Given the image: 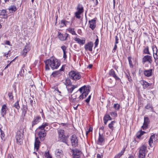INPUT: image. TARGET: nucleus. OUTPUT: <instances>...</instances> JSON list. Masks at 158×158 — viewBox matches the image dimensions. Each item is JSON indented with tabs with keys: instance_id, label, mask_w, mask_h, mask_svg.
I'll return each instance as SVG.
<instances>
[{
	"instance_id": "nucleus-1",
	"label": "nucleus",
	"mask_w": 158,
	"mask_h": 158,
	"mask_svg": "<svg viewBox=\"0 0 158 158\" xmlns=\"http://www.w3.org/2000/svg\"><path fill=\"white\" fill-rule=\"evenodd\" d=\"M48 125V123H43L42 125L39 127L36 130L37 131L40 130H41L39 131L38 134L39 138L38 137H35L34 143V150H36V151H38L40 146V139L42 140L46 136L45 130H44V129Z\"/></svg>"
},
{
	"instance_id": "nucleus-2",
	"label": "nucleus",
	"mask_w": 158,
	"mask_h": 158,
	"mask_svg": "<svg viewBox=\"0 0 158 158\" xmlns=\"http://www.w3.org/2000/svg\"><path fill=\"white\" fill-rule=\"evenodd\" d=\"M46 70H50L49 66L52 70L57 69L60 65V61L55 58H51L50 59L47 60L45 61Z\"/></svg>"
},
{
	"instance_id": "nucleus-3",
	"label": "nucleus",
	"mask_w": 158,
	"mask_h": 158,
	"mask_svg": "<svg viewBox=\"0 0 158 158\" xmlns=\"http://www.w3.org/2000/svg\"><path fill=\"white\" fill-rule=\"evenodd\" d=\"M59 140L66 144L67 143V139L64 135V130L61 129H58L57 130Z\"/></svg>"
},
{
	"instance_id": "nucleus-4",
	"label": "nucleus",
	"mask_w": 158,
	"mask_h": 158,
	"mask_svg": "<svg viewBox=\"0 0 158 158\" xmlns=\"http://www.w3.org/2000/svg\"><path fill=\"white\" fill-rule=\"evenodd\" d=\"M69 76L71 79L73 80H77L81 78L80 73L77 72L72 71L69 73Z\"/></svg>"
},
{
	"instance_id": "nucleus-5",
	"label": "nucleus",
	"mask_w": 158,
	"mask_h": 158,
	"mask_svg": "<svg viewBox=\"0 0 158 158\" xmlns=\"http://www.w3.org/2000/svg\"><path fill=\"white\" fill-rule=\"evenodd\" d=\"M147 147L143 145L139 148V158H144L146 153L147 152Z\"/></svg>"
},
{
	"instance_id": "nucleus-6",
	"label": "nucleus",
	"mask_w": 158,
	"mask_h": 158,
	"mask_svg": "<svg viewBox=\"0 0 158 158\" xmlns=\"http://www.w3.org/2000/svg\"><path fill=\"white\" fill-rule=\"evenodd\" d=\"M23 136V130H21L17 132L15 138L17 143L20 144L22 143Z\"/></svg>"
},
{
	"instance_id": "nucleus-7",
	"label": "nucleus",
	"mask_w": 158,
	"mask_h": 158,
	"mask_svg": "<svg viewBox=\"0 0 158 158\" xmlns=\"http://www.w3.org/2000/svg\"><path fill=\"white\" fill-rule=\"evenodd\" d=\"M71 152L73 158H80L82 153L80 150L76 148L71 149Z\"/></svg>"
},
{
	"instance_id": "nucleus-8",
	"label": "nucleus",
	"mask_w": 158,
	"mask_h": 158,
	"mask_svg": "<svg viewBox=\"0 0 158 158\" xmlns=\"http://www.w3.org/2000/svg\"><path fill=\"white\" fill-rule=\"evenodd\" d=\"M70 140L72 146L76 147L78 145V140L77 136L75 135H73L70 137Z\"/></svg>"
},
{
	"instance_id": "nucleus-9",
	"label": "nucleus",
	"mask_w": 158,
	"mask_h": 158,
	"mask_svg": "<svg viewBox=\"0 0 158 158\" xmlns=\"http://www.w3.org/2000/svg\"><path fill=\"white\" fill-rule=\"evenodd\" d=\"M79 90L80 92L81 93H82V92H83L82 94L85 98L88 95L89 93V89L85 85H84L80 88Z\"/></svg>"
},
{
	"instance_id": "nucleus-10",
	"label": "nucleus",
	"mask_w": 158,
	"mask_h": 158,
	"mask_svg": "<svg viewBox=\"0 0 158 158\" xmlns=\"http://www.w3.org/2000/svg\"><path fill=\"white\" fill-rule=\"evenodd\" d=\"M152 56L148 55H146L142 59V63L144 64L146 62H148L149 64H151L152 62Z\"/></svg>"
},
{
	"instance_id": "nucleus-11",
	"label": "nucleus",
	"mask_w": 158,
	"mask_h": 158,
	"mask_svg": "<svg viewBox=\"0 0 158 158\" xmlns=\"http://www.w3.org/2000/svg\"><path fill=\"white\" fill-rule=\"evenodd\" d=\"M150 123V120L148 117H144V122L142 128L144 130H145L148 128V125Z\"/></svg>"
},
{
	"instance_id": "nucleus-12",
	"label": "nucleus",
	"mask_w": 158,
	"mask_h": 158,
	"mask_svg": "<svg viewBox=\"0 0 158 158\" xmlns=\"http://www.w3.org/2000/svg\"><path fill=\"white\" fill-rule=\"evenodd\" d=\"M41 118L40 116H38L34 117L33 120L31 122V129L32 130L33 127L40 122Z\"/></svg>"
},
{
	"instance_id": "nucleus-13",
	"label": "nucleus",
	"mask_w": 158,
	"mask_h": 158,
	"mask_svg": "<svg viewBox=\"0 0 158 158\" xmlns=\"http://www.w3.org/2000/svg\"><path fill=\"white\" fill-rule=\"evenodd\" d=\"M93 45V43L92 42H89L85 45V49L86 51H89L92 52Z\"/></svg>"
},
{
	"instance_id": "nucleus-14",
	"label": "nucleus",
	"mask_w": 158,
	"mask_h": 158,
	"mask_svg": "<svg viewBox=\"0 0 158 158\" xmlns=\"http://www.w3.org/2000/svg\"><path fill=\"white\" fill-rule=\"evenodd\" d=\"M69 34L67 33L63 34H61L60 33H58V38L61 41L66 40L67 39V38L69 37Z\"/></svg>"
},
{
	"instance_id": "nucleus-15",
	"label": "nucleus",
	"mask_w": 158,
	"mask_h": 158,
	"mask_svg": "<svg viewBox=\"0 0 158 158\" xmlns=\"http://www.w3.org/2000/svg\"><path fill=\"white\" fill-rule=\"evenodd\" d=\"M97 18H94L89 21V27L92 30H94L96 27V21Z\"/></svg>"
},
{
	"instance_id": "nucleus-16",
	"label": "nucleus",
	"mask_w": 158,
	"mask_h": 158,
	"mask_svg": "<svg viewBox=\"0 0 158 158\" xmlns=\"http://www.w3.org/2000/svg\"><path fill=\"white\" fill-rule=\"evenodd\" d=\"M109 74L110 76L113 77L116 81H121L120 78L117 77L113 69H111L109 71Z\"/></svg>"
},
{
	"instance_id": "nucleus-17",
	"label": "nucleus",
	"mask_w": 158,
	"mask_h": 158,
	"mask_svg": "<svg viewBox=\"0 0 158 158\" xmlns=\"http://www.w3.org/2000/svg\"><path fill=\"white\" fill-rule=\"evenodd\" d=\"M153 72V69H152L146 70L144 71V74L146 76L150 77L152 76Z\"/></svg>"
},
{
	"instance_id": "nucleus-18",
	"label": "nucleus",
	"mask_w": 158,
	"mask_h": 158,
	"mask_svg": "<svg viewBox=\"0 0 158 158\" xmlns=\"http://www.w3.org/2000/svg\"><path fill=\"white\" fill-rule=\"evenodd\" d=\"M74 40L80 45H83L85 43V38L83 40H81L76 36L74 38Z\"/></svg>"
},
{
	"instance_id": "nucleus-19",
	"label": "nucleus",
	"mask_w": 158,
	"mask_h": 158,
	"mask_svg": "<svg viewBox=\"0 0 158 158\" xmlns=\"http://www.w3.org/2000/svg\"><path fill=\"white\" fill-rule=\"evenodd\" d=\"M21 110L22 111V115L24 117L25 116L27 110H28L27 106V105L23 104L21 108Z\"/></svg>"
},
{
	"instance_id": "nucleus-20",
	"label": "nucleus",
	"mask_w": 158,
	"mask_h": 158,
	"mask_svg": "<svg viewBox=\"0 0 158 158\" xmlns=\"http://www.w3.org/2000/svg\"><path fill=\"white\" fill-rule=\"evenodd\" d=\"M62 75L60 71L57 70L52 72L51 75V76L54 77H58Z\"/></svg>"
},
{
	"instance_id": "nucleus-21",
	"label": "nucleus",
	"mask_w": 158,
	"mask_h": 158,
	"mask_svg": "<svg viewBox=\"0 0 158 158\" xmlns=\"http://www.w3.org/2000/svg\"><path fill=\"white\" fill-rule=\"evenodd\" d=\"M7 108L6 105L5 104L3 105L2 107L1 111V114L2 117H4L6 114V112L7 111Z\"/></svg>"
},
{
	"instance_id": "nucleus-22",
	"label": "nucleus",
	"mask_w": 158,
	"mask_h": 158,
	"mask_svg": "<svg viewBox=\"0 0 158 158\" xmlns=\"http://www.w3.org/2000/svg\"><path fill=\"white\" fill-rule=\"evenodd\" d=\"M7 11L6 10L3 9L1 11L0 15L2 16L4 19H7L8 17L7 14Z\"/></svg>"
},
{
	"instance_id": "nucleus-23",
	"label": "nucleus",
	"mask_w": 158,
	"mask_h": 158,
	"mask_svg": "<svg viewBox=\"0 0 158 158\" xmlns=\"http://www.w3.org/2000/svg\"><path fill=\"white\" fill-rule=\"evenodd\" d=\"M30 48L28 46H26L23 49L22 55L23 57L25 56L26 55L27 53L30 50Z\"/></svg>"
},
{
	"instance_id": "nucleus-24",
	"label": "nucleus",
	"mask_w": 158,
	"mask_h": 158,
	"mask_svg": "<svg viewBox=\"0 0 158 158\" xmlns=\"http://www.w3.org/2000/svg\"><path fill=\"white\" fill-rule=\"evenodd\" d=\"M155 138V135H153L150 137L148 141L149 144L151 147H152L153 145V141Z\"/></svg>"
},
{
	"instance_id": "nucleus-25",
	"label": "nucleus",
	"mask_w": 158,
	"mask_h": 158,
	"mask_svg": "<svg viewBox=\"0 0 158 158\" xmlns=\"http://www.w3.org/2000/svg\"><path fill=\"white\" fill-rule=\"evenodd\" d=\"M141 84L144 89H145L151 85V84L149 83L144 80H143L142 81Z\"/></svg>"
},
{
	"instance_id": "nucleus-26",
	"label": "nucleus",
	"mask_w": 158,
	"mask_h": 158,
	"mask_svg": "<svg viewBox=\"0 0 158 158\" xmlns=\"http://www.w3.org/2000/svg\"><path fill=\"white\" fill-rule=\"evenodd\" d=\"M8 9L10 13H13L16 10V6L14 5L11 6L9 7Z\"/></svg>"
},
{
	"instance_id": "nucleus-27",
	"label": "nucleus",
	"mask_w": 158,
	"mask_h": 158,
	"mask_svg": "<svg viewBox=\"0 0 158 158\" xmlns=\"http://www.w3.org/2000/svg\"><path fill=\"white\" fill-rule=\"evenodd\" d=\"M104 140V136L102 135H101L100 133L99 134V137L98 140V142L99 144L102 143Z\"/></svg>"
},
{
	"instance_id": "nucleus-28",
	"label": "nucleus",
	"mask_w": 158,
	"mask_h": 158,
	"mask_svg": "<svg viewBox=\"0 0 158 158\" xmlns=\"http://www.w3.org/2000/svg\"><path fill=\"white\" fill-rule=\"evenodd\" d=\"M77 87V85H73L72 86H71V88H69L68 86L66 87V88L67 89L68 93H71L73 92V90L75 88H76Z\"/></svg>"
},
{
	"instance_id": "nucleus-29",
	"label": "nucleus",
	"mask_w": 158,
	"mask_h": 158,
	"mask_svg": "<svg viewBox=\"0 0 158 158\" xmlns=\"http://www.w3.org/2000/svg\"><path fill=\"white\" fill-rule=\"evenodd\" d=\"M63 83L66 86V87H67L68 85H71L72 84L71 82V80L69 78H67L63 82Z\"/></svg>"
},
{
	"instance_id": "nucleus-30",
	"label": "nucleus",
	"mask_w": 158,
	"mask_h": 158,
	"mask_svg": "<svg viewBox=\"0 0 158 158\" xmlns=\"http://www.w3.org/2000/svg\"><path fill=\"white\" fill-rule=\"evenodd\" d=\"M116 123V122L115 121H112L108 125L109 127L112 131L114 129V126Z\"/></svg>"
},
{
	"instance_id": "nucleus-31",
	"label": "nucleus",
	"mask_w": 158,
	"mask_h": 158,
	"mask_svg": "<svg viewBox=\"0 0 158 158\" xmlns=\"http://www.w3.org/2000/svg\"><path fill=\"white\" fill-rule=\"evenodd\" d=\"M125 149V148H123L122 150L119 153L117 154L114 158H120L124 153Z\"/></svg>"
},
{
	"instance_id": "nucleus-32",
	"label": "nucleus",
	"mask_w": 158,
	"mask_h": 158,
	"mask_svg": "<svg viewBox=\"0 0 158 158\" xmlns=\"http://www.w3.org/2000/svg\"><path fill=\"white\" fill-rule=\"evenodd\" d=\"M77 11L81 13H83L84 11V9L82 6L80 4H79L77 8Z\"/></svg>"
},
{
	"instance_id": "nucleus-33",
	"label": "nucleus",
	"mask_w": 158,
	"mask_h": 158,
	"mask_svg": "<svg viewBox=\"0 0 158 158\" xmlns=\"http://www.w3.org/2000/svg\"><path fill=\"white\" fill-rule=\"evenodd\" d=\"M68 31L73 35H77V34L76 33L75 31H74V28H69L68 29Z\"/></svg>"
},
{
	"instance_id": "nucleus-34",
	"label": "nucleus",
	"mask_w": 158,
	"mask_h": 158,
	"mask_svg": "<svg viewBox=\"0 0 158 158\" xmlns=\"http://www.w3.org/2000/svg\"><path fill=\"white\" fill-rule=\"evenodd\" d=\"M127 58L129 61V64L130 68H133V65L132 60H131V56H129Z\"/></svg>"
},
{
	"instance_id": "nucleus-35",
	"label": "nucleus",
	"mask_w": 158,
	"mask_h": 158,
	"mask_svg": "<svg viewBox=\"0 0 158 158\" xmlns=\"http://www.w3.org/2000/svg\"><path fill=\"white\" fill-rule=\"evenodd\" d=\"M145 108L146 109L150 110L151 111H153V107L152 105L150 104H148L145 106Z\"/></svg>"
},
{
	"instance_id": "nucleus-36",
	"label": "nucleus",
	"mask_w": 158,
	"mask_h": 158,
	"mask_svg": "<svg viewBox=\"0 0 158 158\" xmlns=\"http://www.w3.org/2000/svg\"><path fill=\"white\" fill-rule=\"evenodd\" d=\"M13 106L17 110L20 109V107L19 104V101L18 100L13 105Z\"/></svg>"
},
{
	"instance_id": "nucleus-37",
	"label": "nucleus",
	"mask_w": 158,
	"mask_h": 158,
	"mask_svg": "<svg viewBox=\"0 0 158 158\" xmlns=\"http://www.w3.org/2000/svg\"><path fill=\"white\" fill-rule=\"evenodd\" d=\"M126 78L127 79L128 81L130 82L132 81V80L131 77L129 73H126Z\"/></svg>"
},
{
	"instance_id": "nucleus-38",
	"label": "nucleus",
	"mask_w": 158,
	"mask_h": 158,
	"mask_svg": "<svg viewBox=\"0 0 158 158\" xmlns=\"http://www.w3.org/2000/svg\"><path fill=\"white\" fill-rule=\"evenodd\" d=\"M120 105L119 104L116 103L114 104L113 107L116 110H118L120 109Z\"/></svg>"
},
{
	"instance_id": "nucleus-39",
	"label": "nucleus",
	"mask_w": 158,
	"mask_h": 158,
	"mask_svg": "<svg viewBox=\"0 0 158 158\" xmlns=\"http://www.w3.org/2000/svg\"><path fill=\"white\" fill-rule=\"evenodd\" d=\"M82 13H81L77 11L75 13V16L76 18L78 19H79L81 18V16L80 15Z\"/></svg>"
},
{
	"instance_id": "nucleus-40",
	"label": "nucleus",
	"mask_w": 158,
	"mask_h": 158,
	"mask_svg": "<svg viewBox=\"0 0 158 158\" xmlns=\"http://www.w3.org/2000/svg\"><path fill=\"white\" fill-rule=\"evenodd\" d=\"M142 135L141 134V133L140 132H139L137 133L136 135V137H137L140 139H143V137H142Z\"/></svg>"
},
{
	"instance_id": "nucleus-41",
	"label": "nucleus",
	"mask_w": 158,
	"mask_h": 158,
	"mask_svg": "<svg viewBox=\"0 0 158 158\" xmlns=\"http://www.w3.org/2000/svg\"><path fill=\"white\" fill-rule=\"evenodd\" d=\"M104 118L106 119H107L108 121L109 120H111L112 119L110 116L108 114H106L105 115Z\"/></svg>"
},
{
	"instance_id": "nucleus-42",
	"label": "nucleus",
	"mask_w": 158,
	"mask_h": 158,
	"mask_svg": "<svg viewBox=\"0 0 158 158\" xmlns=\"http://www.w3.org/2000/svg\"><path fill=\"white\" fill-rule=\"evenodd\" d=\"M143 51L145 54H150V53L149 51V48L148 46H147L146 48L144 49Z\"/></svg>"
},
{
	"instance_id": "nucleus-43",
	"label": "nucleus",
	"mask_w": 158,
	"mask_h": 158,
	"mask_svg": "<svg viewBox=\"0 0 158 158\" xmlns=\"http://www.w3.org/2000/svg\"><path fill=\"white\" fill-rule=\"evenodd\" d=\"M65 66L63 65L62 67H61V69L58 70L60 72V73H61L63 74H64V69Z\"/></svg>"
},
{
	"instance_id": "nucleus-44",
	"label": "nucleus",
	"mask_w": 158,
	"mask_h": 158,
	"mask_svg": "<svg viewBox=\"0 0 158 158\" xmlns=\"http://www.w3.org/2000/svg\"><path fill=\"white\" fill-rule=\"evenodd\" d=\"M153 57H154V59H155V62L156 63V64L158 65V60L157 61V60H156L158 58H157V54H153Z\"/></svg>"
},
{
	"instance_id": "nucleus-45",
	"label": "nucleus",
	"mask_w": 158,
	"mask_h": 158,
	"mask_svg": "<svg viewBox=\"0 0 158 158\" xmlns=\"http://www.w3.org/2000/svg\"><path fill=\"white\" fill-rule=\"evenodd\" d=\"M24 67H25V65L24 64L23 65V66L22 68V69H21V70L19 71V74L21 76H22V75H23V74L22 73V71L23 72V73L24 72Z\"/></svg>"
},
{
	"instance_id": "nucleus-46",
	"label": "nucleus",
	"mask_w": 158,
	"mask_h": 158,
	"mask_svg": "<svg viewBox=\"0 0 158 158\" xmlns=\"http://www.w3.org/2000/svg\"><path fill=\"white\" fill-rule=\"evenodd\" d=\"M152 50L153 52V54L157 53V48L155 46L152 47Z\"/></svg>"
},
{
	"instance_id": "nucleus-47",
	"label": "nucleus",
	"mask_w": 158,
	"mask_h": 158,
	"mask_svg": "<svg viewBox=\"0 0 158 158\" xmlns=\"http://www.w3.org/2000/svg\"><path fill=\"white\" fill-rule=\"evenodd\" d=\"M62 153L61 150H57L56 152V155L57 156H60L62 155Z\"/></svg>"
},
{
	"instance_id": "nucleus-48",
	"label": "nucleus",
	"mask_w": 158,
	"mask_h": 158,
	"mask_svg": "<svg viewBox=\"0 0 158 158\" xmlns=\"http://www.w3.org/2000/svg\"><path fill=\"white\" fill-rule=\"evenodd\" d=\"M97 39L95 41L94 43L95 44V47H94V48L97 47V46L98 45V43H99V39L98 38V36H97Z\"/></svg>"
},
{
	"instance_id": "nucleus-49",
	"label": "nucleus",
	"mask_w": 158,
	"mask_h": 158,
	"mask_svg": "<svg viewBox=\"0 0 158 158\" xmlns=\"http://www.w3.org/2000/svg\"><path fill=\"white\" fill-rule=\"evenodd\" d=\"M61 125L64 127L65 129H66L69 126V124L68 123H61L60 124Z\"/></svg>"
},
{
	"instance_id": "nucleus-50",
	"label": "nucleus",
	"mask_w": 158,
	"mask_h": 158,
	"mask_svg": "<svg viewBox=\"0 0 158 158\" xmlns=\"http://www.w3.org/2000/svg\"><path fill=\"white\" fill-rule=\"evenodd\" d=\"M8 96L10 100H12L13 99V96L12 93H9L8 94Z\"/></svg>"
},
{
	"instance_id": "nucleus-51",
	"label": "nucleus",
	"mask_w": 158,
	"mask_h": 158,
	"mask_svg": "<svg viewBox=\"0 0 158 158\" xmlns=\"http://www.w3.org/2000/svg\"><path fill=\"white\" fill-rule=\"evenodd\" d=\"M45 155L47 157V158H52V156L48 152L45 153Z\"/></svg>"
},
{
	"instance_id": "nucleus-52",
	"label": "nucleus",
	"mask_w": 158,
	"mask_h": 158,
	"mask_svg": "<svg viewBox=\"0 0 158 158\" xmlns=\"http://www.w3.org/2000/svg\"><path fill=\"white\" fill-rule=\"evenodd\" d=\"M61 48L62 49L63 52H66V49L67 47H66L65 46L63 45L61 47Z\"/></svg>"
},
{
	"instance_id": "nucleus-53",
	"label": "nucleus",
	"mask_w": 158,
	"mask_h": 158,
	"mask_svg": "<svg viewBox=\"0 0 158 158\" xmlns=\"http://www.w3.org/2000/svg\"><path fill=\"white\" fill-rule=\"evenodd\" d=\"M10 52V51H8V52H4L3 53V56H6L7 59L8 58V55H9V53Z\"/></svg>"
},
{
	"instance_id": "nucleus-54",
	"label": "nucleus",
	"mask_w": 158,
	"mask_h": 158,
	"mask_svg": "<svg viewBox=\"0 0 158 158\" xmlns=\"http://www.w3.org/2000/svg\"><path fill=\"white\" fill-rule=\"evenodd\" d=\"M91 95H89L88 98H87L85 100V101L86 102H87V103H88L90 100V99H91Z\"/></svg>"
},
{
	"instance_id": "nucleus-55",
	"label": "nucleus",
	"mask_w": 158,
	"mask_h": 158,
	"mask_svg": "<svg viewBox=\"0 0 158 158\" xmlns=\"http://www.w3.org/2000/svg\"><path fill=\"white\" fill-rule=\"evenodd\" d=\"M92 130H93V128H92V127H90V128H89V130L86 131V136L91 131H92Z\"/></svg>"
},
{
	"instance_id": "nucleus-56",
	"label": "nucleus",
	"mask_w": 158,
	"mask_h": 158,
	"mask_svg": "<svg viewBox=\"0 0 158 158\" xmlns=\"http://www.w3.org/2000/svg\"><path fill=\"white\" fill-rule=\"evenodd\" d=\"M110 114L112 116H114V117H116L117 116V114L115 112H110Z\"/></svg>"
},
{
	"instance_id": "nucleus-57",
	"label": "nucleus",
	"mask_w": 158,
	"mask_h": 158,
	"mask_svg": "<svg viewBox=\"0 0 158 158\" xmlns=\"http://www.w3.org/2000/svg\"><path fill=\"white\" fill-rule=\"evenodd\" d=\"M1 138L2 140H3V138L4 137L5 135L3 133L2 131L1 130Z\"/></svg>"
},
{
	"instance_id": "nucleus-58",
	"label": "nucleus",
	"mask_w": 158,
	"mask_h": 158,
	"mask_svg": "<svg viewBox=\"0 0 158 158\" xmlns=\"http://www.w3.org/2000/svg\"><path fill=\"white\" fill-rule=\"evenodd\" d=\"M117 45H116V44H115V45H114V48H113V49L112 52H115V50L117 49Z\"/></svg>"
},
{
	"instance_id": "nucleus-59",
	"label": "nucleus",
	"mask_w": 158,
	"mask_h": 158,
	"mask_svg": "<svg viewBox=\"0 0 158 158\" xmlns=\"http://www.w3.org/2000/svg\"><path fill=\"white\" fill-rule=\"evenodd\" d=\"M118 39L117 36H115V44H117L118 43Z\"/></svg>"
},
{
	"instance_id": "nucleus-60",
	"label": "nucleus",
	"mask_w": 158,
	"mask_h": 158,
	"mask_svg": "<svg viewBox=\"0 0 158 158\" xmlns=\"http://www.w3.org/2000/svg\"><path fill=\"white\" fill-rule=\"evenodd\" d=\"M79 98L80 100H82L84 98H85L82 94L80 96Z\"/></svg>"
},
{
	"instance_id": "nucleus-61",
	"label": "nucleus",
	"mask_w": 158,
	"mask_h": 158,
	"mask_svg": "<svg viewBox=\"0 0 158 158\" xmlns=\"http://www.w3.org/2000/svg\"><path fill=\"white\" fill-rule=\"evenodd\" d=\"M97 156L98 158H102L103 157V156L102 155H100L99 154H98Z\"/></svg>"
},
{
	"instance_id": "nucleus-62",
	"label": "nucleus",
	"mask_w": 158,
	"mask_h": 158,
	"mask_svg": "<svg viewBox=\"0 0 158 158\" xmlns=\"http://www.w3.org/2000/svg\"><path fill=\"white\" fill-rule=\"evenodd\" d=\"M66 52H63V58L64 59H66L67 58V55H66Z\"/></svg>"
},
{
	"instance_id": "nucleus-63",
	"label": "nucleus",
	"mask_w": 158,
	"mask_h": 158,
	"mask_svg": "<svg viewBox=\"0 0 158 158\" xmlns=\"http://www.w3.org/2000/svg\"><path fill=\"white\" fill-rule=\"evenodd\" d=\"M29 100L30 104L31 106H32L33 104V101L32 99H31V98H30Z\"/></svg>"
},
{
	"instance_id": "nucleus-64",
	"label": "nucleus",
	"mask_w": 158,
	"mask_h": 158,
	"mask_svg": "<svg viewBox=\"0 0 158 158\" xmlns=\"http://www.w3.org/2000/svg\"><path fill=\"white\" fill-rule=\"evenodd\" d=\"M7 158H14V157L11 154H10L8 155Z\"/></svg>"
}]
</instances>
